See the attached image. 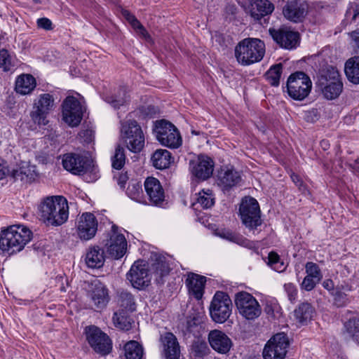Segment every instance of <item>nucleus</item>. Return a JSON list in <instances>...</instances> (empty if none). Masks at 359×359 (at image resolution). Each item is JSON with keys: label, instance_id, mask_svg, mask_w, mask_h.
Instances as JSON below:
<instances>
[{"label": "nucleus", "instance_id": "nucleus-1", "mask_svg": "<svg viewBox=\"0 0 359 359\" xmlns=\"http://www.w3.org/2000/svg\"><path fill=\"white\" fill-rule=\"evenodd\" d=\"M41 219L48 224L60 226L69 217L67 199L62 196L47 197L40 206Z\"/></svg>", "mask_w": 359, "mask_h": 359}, {"label": "nucleus", "instance_id": "nucleus-2", "mask_svg": "<svg viewBox=\"0 0 359 359\" xmlns=\"http://www.w3.org/2000/svg\"><path fill=\"white\" fill-rule=\"evenodd\" d=\"M32 238L26 226L13 225L0 232V249L12 255L20 252Z\"/></svg>", "mask_w": 359, "mask_h": 359}, {"label": "nucleus", "instance_id": "nucleus-3", "mask_svg": "<svg viewBox=\"0 0 359 359\" xmlns=\"http://www.w3.org/2000/svg\"><path fill=\"white\" fill-rule=\"evenodd\" d=\"M265 53V46L258 39L248 38L240 41L235 48V56L242 65L247 66L259 62Z\"/></svg>", "mask_w": 359, "mask_h": 359}, {"label": "nucleus", "instance_id": "nucleus-4", "mask_svg": "<svg viewBox=\"0 0 359 359\" xmlns=\"http://www.w3.org/2000/svg\"><path fill=\"white\" fill-rule=\"evenodd\" d=\"M121 137L127 148L133 153L140 152L144 147V135L141 126L135 120L121 121Z\"/></svg>", "mask_w": 359, "mask_h": 359}, {"label": "nucleus", "instance_id": "nucleus-5", "mask_svg": "<svg viewBox=\"0 0 359 359\" xmlns=\"http://www.w3.org/2000/svg\"><path fill=\"white\" fill-rule=\"evenodd\" d=\"M234 302L239 315L246 320L253 321L262 314L261 305L249 292L242 291L236 293Z\"/></svg>", "mask_w": 359, "mask_h": 359}, {"label": "nucleus", "instance_id": "nucleus-6", "mask_svg": "<svg viewBox=\"0 0 359 359\" xmlns=\"http://www.w3.org/2000/svg\"><path fill=\"white\" fill-rule=\"evenodd\" d=\"M311 88L312 82L309 76L303 72H296L287 79V93L293 100H304L309 95Z\"/></svg>", "mask_w": 359, "mask_h": 359}, {"label": "nucleus", "instance_id": "nucleus-7", "mask_svg": "<svg viewBox=\"0 0 359 359\" xmlns=\"http://www.w3.org/2000/svg\"><path fill=\"white\" fill-rule=\"evenodd\" d=\"M239 211L243 224L255 234V230L262 224L258 202L254 198L245 197L242 200Z\"/></svg>", "mask_w": 359, "mask_h": 359}, {"label": "nucleus", "instance_id": "nucleus-8", "mask_svg": "<svg viewBox=\"0 0 359 359\" xmlns=\"http://www.w3.org/2000/svg\"><path fill=\"white\" fill-rule=\"evenodd\" d=\"M154 132L158 141L163 146L177 149L182 140L177 128L170 122L160 120L156 121Z\"/></svg>", "mask_w": 359, "mask_h": 359}, {"label": "nucleus", "instance_id": "nucleus-9", "mask_svg": "<svg viewBox=\"0 0 359 359\" xmlns=\"http://www.w3.org/2000/svg\"><path fill=\"white\" fill-rule=\"evenodd\" d=\"M209 310L214 322L224 323L231 316L232 310V302L229 295L223 292H217L211 301Z\"/></svg>", "mask_w": 359, "mask_h": 359}, {"label": "nucleus", "instance_id": "nucleus-10", "mask_svg": "<svg viewBox=\"0 0 359 359\" xmlns=\"http://www.w3.org/2000/svg\"><path fill=\"white\" fill-rule=\"evenodd\" d=\"M289 344V339L285 334L282 332L275 334L264 348V359H285Z\"/></svg>", "mask_w": 359, "mask_h": 359}, {"label": "nucleus", "instance_id": "nucleus-11", "mask_svg": "<svg viewBox=\"0 0 359 359\" xmlns=\"http://www.w3.org/2000/svg\"><path fill=\"white\" fill-rule=\"evenodd\" d=\"M86 339L93 350L102 355L108 354L111 349V342L109 337L100 328L89 326L86 330Z\"/></svg>", "mask_w": 359, "mask_h": 359}, {"label": "nucleus", "instance_id": "nucleus-12", "mask_svg": "<svg viewBox=\"0 0 359 359\" xmlns=\"http://www.w3.org/2000/svg\"><path fill=\"white\" fill-rule=\"evenodd\" d=\"M54 106V99L49 93L39 95L38 100L34 101V110L30 116L33 122L39 126H45L48 123L47 115Z\"/></svg>", "mask_w": 359, "mask_h": 359}, {"label": "nucleus", "instance_id": "nucleus-13", "mask_svg": "<svg viewBox=\"0 0 359 359\" xmlns=\"http://www.w3.org/2000/svg\"><path fill=\"white\" fill-rule=\"evenodd\" d=\"M322 93L327 100H334L339 96L343 90V83L337 71L332 70L323 76L319 81Z\"/></svg>", "mask_w": 359, "mask_h": 359}, {"label": "nucleus", "instance_id": "nucleus-14", "mask_svg": "<svg viewBox=\"0 0 359 359\" xmlns=\"http://www.w3.org/2000/svg\"><path fill=\"white\" fill-rule=\"evenodd\" d=\"M87 297L95 310L105 308L110 299L109 290L99 280H94L89 284Z\"/></svg>", "mask_w": 359, "mask_h": 359}, {"label": "nucleus", "instance_id": "nucleus-15", "mask_svg": "<svg viewBox=\"0 0 359 359\" xmlns=\"http://www.w3.org/2000/svg\"><path fill=\"white\" fill-rule=\"evenodd\" d=\"M159 346L164 359H180L181 347L177 337L171 332H164L160 334Z\"/></svg>", "mask_w": 359, "mask_h": 359}, {"label": "nucleus", "instance_id": "nucleus-16", "mask_svg": "<svg viewBox=\"0 0 359 359\" xmlns=\"http://www.w3.org/2000/svg\"><path fill=\"white\" fill-rule=\"evenodd\" d=\"M63 120L72 127L77 126L83 116L82 107L79 100L72 96L67 97L62 104Z\"/></svg>", "mask_w": 359, "mask_h": 359}, {"label": "nucleus", "instance_id": "nucleus-17", "mask_svg": "<svg viewBox=\"0 0 359 359\" xmlns=\"http://www.w3.org/2000/svg\"><path fill=\"white\" fill-rule=\"evenodd\" d=\"M91 160L85 156L76 154H66L63 156L62 165L65 170L74 175L86 172L91 167Z\"/></svg>", "mask_w": 359, "mask_h": 359}, {"label": "nucleus", "instance_id": "nucleus-18", "mask_svg": "<svg viewBox=\"0 0 359 359\" xmlns=\"http://www.w3.org/2000/svg\"><path fill=\"white\" fill-rule=\"evenodd\" d=\"M97 220L90 212H84L77 219L76 232L80 239L89 241L96 234Z\"/></svg>", "mask_w": 359, "mask_h": 359}, {"label": "nucleus", "instance_id": "nucleus-19", "mask_svg": "<svg viewBox=\"0 0 359 359\" xmlns=\"http://www.w3.org/2000/svg\"><path fill=\"white\" fill-rule=\"evenodd\" d=\"M117 229L116 226H112L109 238L104 244L107 253L114 259L122 257L127 247L125 236L122 233H118Z\"/></svg>", "mask_w": 359, "mask_h": 359}, {"label": "nucleus", "instance_id": "nucleus-20", "mask_svg": "<svg viewBox=\"0 0 359 359\" xmlns=\"http://www.w3.org/2000/svg\"><path fill=\"white\" fill-rule=\"evenodd\" d=\"M269 32L273 39L283 48H294L299 43V34L287 27L270 28Z\"/></svg>", "mask_w": 359, "mask_h": 359}, {"label": "nucleus", "instance_id": "nucleus-21", "mask_svg": "<svg viewBox=\"0 0 359 359\" xmlns=\"http://www.w3.org/2000/svg\"><path fill=\"white\" fill-rule=\"evenodd\" d=\"M127 279L137 289L148 285L151 279L148 266L143 262H135L127 273Z\"/></svg>", "mask_w": 359, "mask_h": 359}, {"label": "nucleus", "instance_id": "nucleus-22", "mask_svg": "<svg viewBox=\"0 0 359 359\" xmlns=\"http://www.w3.org/2000/svg\"><path fill=\"white\" fill-rule=\"evenodd\" d=\"M213 167L212 160L206 156H199L197 159L189 162L191 173L201 180H207L212 175Z\"/></svg>", "mask_w": 359, "mask_h": 359}, {"label": "nucleus", "instance_id": "nucleus-23", "mask_svg": "<svg viewBox=\"0 0 359 359\" xmlns=\"http://www.w3.org/2000/svg\"><path fill=\"white\" fill-rule=\"evenodd\" d=\"M208 342L211 348L221 354L227 353L232 347L231 339L222 331L211 330L208 334Z\"/></svg>", "mask_w": 359, "mask_h": 359}, {"label": "nucleus", "instance_id": "nucleus-24", "mask_svg": "<svg viewBox=\"0 0 359 359\" xmlns=\"http://www.w3.org/2000/svg\"><path fill=\"white\" fill-rule=\"evenodd\" d=\"M308 9L305 1L301 0L288 1L283 7V13L289 20L297 22L302 20Z\"/></svg>", "mask_w": 359, "mask_h": 359}, {"label": "nucleus", "instance_id": "nucleus-25", "mask_svg": "<svg viewBox=\"0 0 359 359\" xmlns=\"http://www.w3.org/2000/svg\"><path fill=\"white\" fill-rule=\"evenodd\" d=\"M144 189L150 202L155 205H160L164 201V190L159 180L153 177H147L144 181Z\"/></svg>", "mask_w": 359, "mask_h": 359}, {"label": "nucleus", "instance_id": "nucleus-26", "mask_svg": "<svg viewBox=\"0 0 359 359\" xmlns=\"http://www.w3.org/2000/svg\"><path fill=\"white\" fill-rule=\"evenodd\" d=\"M152 274L155 276L158 283H163V277L168 275L170 267L166 257L164 255L154 253L151 257Z\"/></svg>", "mask_w": 359, "mask_h": 359}, {"label": "nucleus", "instance_id": "nucleus-27", "mask_svg": "<svg viewBox=\"0 0 359 359\" xmlns=\"http://www.w3.org/2000/svg\"><path fill=\"white\" fill-rule=\"evenodd\" d=\"M249 9L250 16L255 20H260L272 13L274 5L269 0H253Z\"/></svg>", "mask_w": 359, "mask_h": 359}, {"label": "nucleus", "instance_id": "nucleus-28", "mask_svg": "<svg viewBox=\"0 0 359 359\" xmlns=\"http://www.w3.org/2000/svg\"><path fill=\"white\" fill-rule=\"evenodd\" d=\"M205 282L206 278L205 276L194 273H189L185 284L189 292L193 294L196 299H200L203 294Z\"/></svg>", "mask_w": 359, "mask_h": 359}, {"label": "nucleus", "instance_id": "nucleus-29", "mask_svg": "<svg viewBox=\"0 0 359 359\" xmlns=\"http://www.w3.org/2000/svg\"><path fill=\"white\" fill-rule=\"evenodd\" d=\"M241 180V177L238 172L233 169H227L219 172L217 184L223 191H226L238 185Z\"/></svg>", "mask_w": 359, "mask_h": 359}, {"label": "nucleus", "instance_id": "nucleus-30", "mask_svg": "<svg viewBox=\"0 0 359 359\" xmlns=\"http://www.w3.org/2000/svg\"><path fill=\"white\" fill-rule=\"evenodd\" d=\"M105 256L102 248L97 245L90 246L86 252L85 262L88 267L100 269L104 263Z\"/></svg>", "mask_w": 359, "mask_h": 359}, {"label": "nucleus", "instance_id": "nucleus-31", "mask_svg": "<svg viewBox=\"0 0 359 359\" xmlns=\"http://www.w3.org/2000/svg\"><path fill=\"white\" fill-rule=\"evenodd\" d=\"M204 330L205 325L202 316L198 315L187 318L184 330L185 334H191L195 338H198L202 336Z\"/></svg>", "mask_w": 359, "mask_h": 359}, {"label": "nucleus", "instance_id": "nucleus-32", "mask_svg": "<svg viewBox=\"0 0 359 359\" xmlns=\"http://www.w3.org/2000/svg\"><path fill=\"white\" fill-rule=\"evenodd\" d=\"M36 87V80L30 74H22L18 77L15 82L17 93L22 95L30 93Z\"/></svg>", "mask_w": 359, "mask_h": 359}, {"label": "nucleus", "instance_id": "nucleus-33", "mask_svg": "<svg viewBox=\"0 0 359 359\" xmlns=\"http://www.w3.org/2000/svg\"><path fill=\"white\" fill-rule=\"evenodd\" d=\"M151 160L156 168L163 170L169 167L172 158L170 151L166 149H159L153 154Z\"/></svg>", "mask_w": 359, "mask_h": 359}, {"label": "nucleus", "instance_id": "nucleus-34", "mask_svg": "<svg viewBox=\"0 0 359 359\" xmlns=\"http://www.w3.org/2000/svg\"><path fill=\"white\" fill-rule=\"evenodd\" d=\"M313 312L314 309L312 306L307 302H304L294 311V316L297 323L304 325L311 320Z\"/></svg>", "mask_w": 359, "mask_h": 359}, {"label": "nucleus", "instance_id": "nucleus-35", "mask_svg": "<svg viewBox=\"0 0 359 359\" xmlns=\"http://www.w3.org/2000/svg\"><path fill=\"white\" fill-rule=\"evenodd\" d=\"M344 71L350 82L359 84V56L348 59L345 63Z\"/></svg>", "mask_w": 359, "mask_h": 359}, {"label": "nucleus", "instance_id": "nucleus-36", "mask_svg": "<svg viewBox=\"0 0 359 359\" xmlns=\"http://www.w3.org/2000/svg\"><path fill=\"white\" fill-rule=\"evenodd\" d=\"M126 359H141L143 355V347L137 341L131 340L123 346Z\"/></svg>", "mask_w": 359, "mask_h": 359}, {"label": "nucleus", "instance_id": "nucleus-37", "mask_svg": "<svg viewBox=\"0 0 359 359\" xmlns=\"http://www.w3.org/2000/svg\"><path fill=\"white\" fill-rule=\"evenodd\" d=\"M105 100L114 108L118 109L128 101L126 88H120L116 93L106 97Z\"/></svg>", "mask_w": 359, "mask_h": 359}, {"label": "nucleus", "instance_id": "nucleus-38", "mask_svg": "<svg viewBox=\"0 0 359 359\" xmlns=\"http://www.w3.org/2000/svg\"><path fill=\"white\" fill-rule=\"evenodd\" d=\"M191 353L195 358H203L210 353V348L204 339L196 338L191 346Z\"/></svg>", "mask_w": 359, "mask_h": 359}, {"label": "nucleus", "instance_id": "nucleus-39", "mask_svg": "<svg viewBox=\"0 0 359 359\" xmlns=\"http://www.w3.org/2000/svg\"><path fill=\"white\" fill-rule=\"evenodd\" d=\"M117 302L118 305L125 310L130 311L135 310L134 297L127 291L123 290L118 292Z\"/></svg>", "mask_w": 359, "mask_h": 359}, {"label": "nucleus", "instance_id": "nucleus-40", "mask_svg": "<svg viewBox=\"0 0 359 359\" xmlns=\"http://www.w3.org/2000/svg\"><path fill=\"white\" fill-rule=\"evenodd\" d=\"M282 64H276L270 67L265 74L266 79L273 86H278L280 83V79L282 74Z\"/></svg>", "mask_w": 359, "mask_h": 359}, {"label": "nucleus", "instance_id": "nucleus-41", "mask_svg": "<svg viewBox=\"0 0 359 359\" xmlns=\"http://www.w3.org/2000/svg\"><path fill=\"white\" fill-rule=\"evenodd\" d=\"M114 325L122 330L128 331L131 328V319L126 315L125 311L115 312L113 316Z\"/></svg>", "mask_w": 359, "mask_h": 359}, {"label": "nucleus", "instance_id": "nucleus-42", "mask_svg": "<svg viewBox=\"0 0 359 359\" xmlns=\"http://www.w3.org/2000/svg\"><path fill=\"white\" fill-rule=\"evenodd\" d=\"M345 332L354 341L359 343V319L350 318L344 325Z\"/></svg>", "mask_w": 359, "mask_h": 359}, {"label": "nucleus", "instance_id": "nucleus-43", "mask_svg": "<svg viewBox=\"0 0 359 359\" xmlns=\"http://www.w3.org/2000/svg\"><path fill=\"white\" fill-rule=\"evenodd\" d=\"M196 201L197 203L203 208L208 209L211 208L215 203V198L213 197L212 191L210 189H203L200 191Z\"/></svg>", "mask_w": 359, "mask_h": 359}, {"label": "nucleus", "instance_id": "nucleus-44", "mask_svg": "<svg viewBox=\"0 0 359 359\" xmlns=\"http://www.w3.org/2000/svg\"><path fill=\"white\" fill-rule=\"evenodd\" d=\"M126 163V154L123 147L118 145L115 149L114 154L111 156L112 168L121 170Z\"/></svg>", "mask_w": 359, "mask_h": 359}, {"label": "nucleus", "instance_id": "nucleus-45", "mask_svg": "<svg viewBox=\"0 0 359 359\" xmlns=\"http://www.w3.org/2000/svg\"><path fill=\"white\" fill-rule=\"evenodd\" d=\"M306 276L320 280L323 278L320 269L318 265L314 262H309L305 265Z\"/></svg>", "mask_w": 359, "mask_h": 359}, {"label": "nucleus", "instance_id": "nucleus-46", "mask_svg": "<svg viewBox=\"0 0 359 359\" xmlns=\"http://www.w3.org/2000/svg\"><path fill=\"white\" fill-rule=\"evenodd\" d=\"M11 176L15 180L20 181H25L32 178L30 170L25 168L13 170L11 172Z\"/></svg>", "mask_w": 359, "mask_h": 359}, {"label": "nucleus", "instance_id": "nucleus-47", "mask_svg": "<svg viewBox=\"0 0 359 359\" xmlns=\"http://www.w3.org/2000/svg\"><path fill=\"white\" fill-rule=\"evenodd\" d=\"M11 65V56L8 52L2 49L0 50V67L4 69V71L10 70Z\"/></svg>", "mask_w": 359, "mask_h": 359}, {"label": "nucleus", "instance_id": "nucleus-48", "mask_svg": "<svg viewBox=\"0 0 359 359\" xmlns=\"http://www.w3.org/2000/svg\"><path fill=\"white\" fill-rule=\"evenodd\" d=\"M320 280H316V278L310 277L309 276H306L302 283V288L306 290L311 291L312 290Z\"/></svg>", "mask_w": 359, "mask_h": 359}, {"label": "nucleus", "instance_id": "nucleus-49", "mask_svg": "<svg viewBox=\"0 0 359 359\" xmlns=\"http://www.w3.org/2000/svg\"><path fill=\"white\" fill-rule=\"evenodd\" d=\"M284 288L287 294L289 300L291 302H294L297 296V289L296 286L294 284L289 283L284 285Z\"/></svg>", "mask_w": 359, "mask_h": 359}, {"label": "nucleus", "instance_id": "nucleus-50", "mask_svg": "<svg viewBox=\"0 0 359 359\" xmlns=\"http://www.w3.org/2000/svg\"><path fill=\"white\" fill-rule=\"evenodd\" d=\"M348 299L346 294L342 292H338L335 294L334 299V304L338 307H341L346 305Z\"/></svg>", "mask_w": 359, "mask_h": 359}, {"label": "nucleus", "instance_id": "nucleus-51", "mask_svg": "<svg viewBox=\"0 0 359 359\" xmlns=\"http://www.w3.org/2000/svg\"><path fill=\"white\" fill-rule=\"evenodd\" d=\"M141 190V186L139 184H133L128 186L127 193L131 198H135L139 196Z\"/></svg>", "mask_w": 359, "mask_h": 359}, {"label": "nucleus", "instance_id": "nucleus-52", "mask_svg": "<svg viewBox=\"0 0 359 359\" xmlns=\"http://www.w3.org/2000/svg\"><path fill=\"white\" fill-rule=\"evenodd\" d=\"M37 26L45 30L53 29V24L50 20L47 18H41L37 20Z\"/></svg>", "mask_w": 359, "mask_h": 359}, {"label": "nucleus", "instance_id": "nucleus-53", "mask_svg": "<svg viewBox=\"0 0 359 359\" xmlns=\"http://www.w3.org/2000/svg\"><path fill=\"white\" fill-rule=\"evenodd\" d=\"M134 29H135L140 34H141L144 38H147L149 36L148 33L144 29L143 26L140 24V22L137 20V19H135V21H133L130 24Z\"/></svg>", "mask_w": 359, "mask_h": 359}, {"label": "nucleus", "instance_id": "nucleus-54", "mask_svg": "<svg viewBox=\"0 0 359 359\" xmlns=\"http://www.w3.org/2000/svg\"><path fill=\"white\" fill-rule=\"evenodd\" d=\"M280 258V256L275 252H271L268 255V264L272 267L276 264H278Z\"/></svg>", "mask_w": 359, "mask_h": 359}, {"label": "nucleus", "instance_id": "nucleus-55", "mask_svg": "<svg viewBox=\"0 0 359 359\" xmlns=\"http://www.w3.org/2000/svg\"><path fill=\"white\" fill-rule=\"evenodd\" d=\"M351 36L354 43L353 46L359 52V29L355 30L351 32Z\"/></svg>", "mask_w": 359, "mask_h": 359}, {"label": "nucleus", "instance_id": "nucleus-56", "mask_svg": "<svg viewBox=\"0 0 359 359\" xmlns=\"http://www.w3.org/2000/svg\"><path fill=\"white\" fill-rule=\"evenodd\" d=\"M271 268L273 270H275L276 271L280 273V272L284 271L286 269L287 265L285 264L283 261L280 259V261L278 262V264H276Z\"/></svg>", "mask_w": 359, "mask_h": 359}, {"label": "nucleus", "instance_id": "nucleus-57", "mask_svg": "<svg viewBox=\"0 0 359 359\" xmlns=\"http://www.w3.org/2000/svg\"><path fill=\"white\" fill-rule=\"evenodd\" d=\"M222 236L229 240V241L236 242V243H238V241L241 239L238 236L233 234L231 232H226V233H224Z\"/></svg>", "mask_w": 359, "mask_h": 359}, {"label": "nucleus", "instance_id": "nucleus-58", "mask_svg": "<svg viewBox=\"0 0 359 359\" xmlns=\"http://www.w3.org/2000/svg\"><path fill=\"white\" fill-rule=\"evenodd\" d=\"M123 15L130 24H131L133 21H135V19H137L133 14L130 13L128 11H124Z\"/></svg>", "mask_w": 359, "mask_h": 359}, {"label": "nucleus", "instance_id": "nucleus-59", "mask_svg": "<svg viewBox=\"0 0 359 359\" xmlns=\"http://www.w3.org/2000/svg\"><path fill=\"white\" fill-rule=\"evenodd\" d=\"M291 179L292 180V182L296 184V186L298 187V185L299 184H301V182H302V180H301V178L299 177V175L294 174V173H292L291 175Z\"/></svg>", "mask_w": 359, "mask_h": 359}, {"label": "nucleus", "instance_id": "nucleus-60", "mask_svg": "<svg viewBox=\"0 0 359 359\" xmlns=\"http://www.w3.org/2000/svg\"><path fill=\"white\" fill-rule=\"evenodd\" d=\"M3 160H0V180L3 179L6 175V168L2 164Z\"/></svg>", "mask_w": 359, "mask_h": 359}, {"label": "nucleus", "instance_id": "nucleus-61", "mask_svg": "<svg viewBox=\"0 0 359 359\" xmlns=\"http://www.w3.org/2000/svg\"><path fill=\"white\" fill-rule=\"evenodd\" d=\"M359 15V4H355L353 8V19L355 20Z\"/></svg>", "mask_w": 359, "mask_h": 359}, {"label": "nucleus", "instance_id": "nucleus-62", "mask_svg": "<svg viewBox=\"0 0 359 359\" xmlns=\"http://www.w3.org/2000/svg\"><path fill=\"white\" fill-rule=\"evenodd\" d=\"M298 188L304 194H305L306 191H308L307 190V187L304 184V182H301V184H299L298 185Z\"/></svg>", "mask_w": 359, "mask_h": 359}, {"label": "nucleus", "instance_id": "nucleus-63", "mask_svg": "<svg viewBox=\"0 0 359 359\" xmlns=\"http://www.w3.org/2000/svg\"><path fill=\"white\" fill-rule=\"evenodd\" d=\"M86 135H90H90H91V131H90V130H86L81 131V132L80 133V135H81V136H83H83H85Z\"/></svg>", "mask_w": 359, "mask_h": 359}, {"label": "nucleus", "instance_id": "nucleus-64", "mask_svg": "<svg viewBox=\"0 0 359 359\" xmlns=\"http://www.w3.org/2000/svg\"><path fill=\"white\" fill-rule=\"evenodd\" d=\"M321 146L324 148V149H325L326 147L329 146L328 142L326 140H323L321 142Z\"/></svg>", "mask_w": 359, "mask_h": 359}]
</instances>
